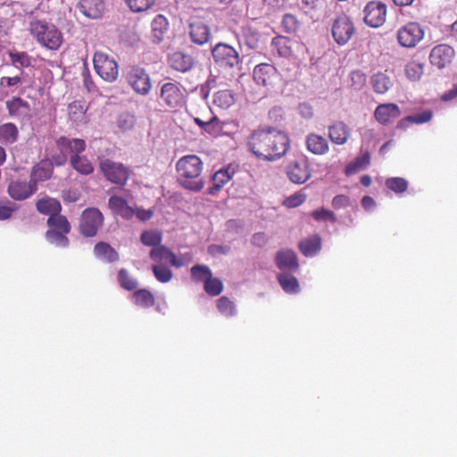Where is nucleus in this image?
Here are the masks:
<instances>
[{
	"instance_id": "49",
	"label": "nucleus",
	"mask_w": 457,
	"mask_h": 457,
	"mask_svg": "<svg viewBox=\"0 0 457 457\" xmlns=\"http://www.w3.org/2000/svg\"><path fill=\"white\" fill-rule=\"evenodd\" d=\"M204 288L206 294L211 296H217L223 291L224 286L222 281L218 278H213L212 275L207 278L204 284Z\"/></svg>"
},
{
	"instance_id": "53",
	"label": "nucleus",
	"mask_w": 457,
	"mask_h": 457,
	"mask_svg": "<svg viewBox=\"0 0 457 457\" xmlns=\"http://www.w3.org/2000/svg\"><path fill=\"white\" fill-rule=\"evenodd\" d=\"M127 6L133 12H142L152 8L155 0H125Z\"/></svg>"
},
{
	"instance_id": "31",
	"label": "nucleus",
	"mask_w": 457,
	"mask_h": 457,
	"mask_svg": "<svg viewBox=\"0 0 457 457\" xmlns=\"http://www.w3.org/2000/svg\"><path fill=\"white\" fill-rule=\"evenodd\" d=\"M95 255L107 262H114L119 260V253L105 242H99L94 247Z\"/></svg>"
},
{
	"instance_id": "23",
	"label": "nucleus",
	"mask_w": 457,
	"mask_h": 457,
	"mask_svg": "<svg viewBox=\"0 0 457 457\" xmlns=\"http://www.w3.org/2000/svg\"><path fill=\"white\" fill-rule=\"evenodd\" d=\"M296 41L283 36H278L271 41L272 51L280 57L288 58L294 53V47L297 46Z\"/></svg>"
},
{
	"instance_id": "26",
	"label": "nucleus",
	"mask_w": 457,
	"mask_h": 457,
	"mask_svg": "<svg viewBox=\"0 0 457 457\" xmlns=\"http://www.w3.org/2000/svg\"><path fill=\"white\" fill-rule=\"evenodd\" d=\"M79 7L85 16L97 19L104 11V0H80Z\"/></svg>"
},
{
	"instance_id": "62",
	"label": "nucleus",
	"mask_w": 457,
	"mask_h": 457,
	"mask_svg": "<svg viewBox=\"0 0 457 457\" xmlns=\"http://www.w3.org/2000/svg\"><path fill=\"white\" fill-rule=\"evenodd\" d=\"M203 130L211 135H218L220 130L219 120L216 117H212L209 120H206L205 127Z\"/></svg>"
},
{
	"instance_id": "39",
	"label": "nucleus",
	"mask_w": 457,
	"mask_h": 457,
	"mask_svg": "<svg viewBox=\"0 0 457 457\" xmlns=\"http://www.w3.org/2000/svg\"><path fill=\"white\" fill-rule=\"evenodd\" d=\"M47 225L50 227L51 230L62 231L67 234L71 231L70 222L65 216L61 215L60 213L51 215L47 219Z\"/></svg>"
},
{
	"instance_id": "5",
	"label": "nucleus",
	"mask_w": 457,
	"mask_h": 457,
	"mask_svg": "<svg viewBox=\"0 0 457 457\" xmlns=\"http://www.w3.org/2000/svg\"><path fill=\"white\" fill-rule=\"evenodd\" d=\"M254 82L266 88L267 91L272 90L280 81L278 71L271 64L260 63L253 71Z\"/></svg>"
},
{
	"instance_id": "34",
	"label": "nucleus",
	"mask_w": 457,
	"mask_h": 457,
	"mask_svg": "<svg viewBox=\"0 0 457 457\" xmlns=\"http://www.w3.org/2000/svg\"><path fill=\"white\" fill-rule=\"evenodd\" d=\"M370 162V154L368 151L361 153V155L355 158L353 162L347 164L345 168V174L346 176L353 175L360 170L366 169Z\"/></svg>"
},
{
	"instance_id": "41",
	"label": "nucleus",
	"mask_w": 457,
	"mask_h": 457,
	"mask_svg": "<svg viewBox=\"0 0 457 457\" xmlns=\"http://www.w3.org/2000/svg\"><path fill=\"white\" fill-rule=\"evenodd\" d=\"M216 307L225 317H233L237 313L236 304L227 296H221L216 301Z\"/></svg>"
},
{
	"instance_id": "52",
	"label": "nucleus",
	"mask_w": 457,
	"mask_h": 457,
	"mask_svg": "<svg viewBox=\"0 0 457 457\" xmlns=\"http://www.w3.org/2000/svg\"><path fill=\"white\" fill-rule=\"evenodd\" d=\"M242 37L244 44L249 49H255L259 45V34L252 28L246 27L242 30Z\"/></svg>"
},
{
	"instance_id": "4",
	"label": "nucleus",
	"mask_w": 457,
	"mask_h": 457,
	"mask_svg": "<svg viewBox=\"0 0 457 457\" xmlns=\"http://www.w3.org/2000/svg\"><path fill=\"white\" fill-rule=\"evenodd\" d=\"M94 68L96 73L107 82H113L119 75L117 62L104 52H96L94 54Z\"/></svg>"
},
{
	"instance_id": "45",
	"label": "nucleus",
	"mask_w": 457,
	"mask_h": 457,
	"mask_svg": "<svg viewBox=\"0 0 457 457\" xmlns=\"http://www.w3.org/2000/svg\"><path fill=\"white\" fill-rule=\"evenodd\" d=\"M190 274L195 282H204V284L212 275L211 269L204 264L194 265L190 270Z\"/></svg>"
},
{
	"instance_id": "64",
	"label": "nucleus",
	"mask_w": 457,
	"mask_h": 457,
	"mask_svg": "<svg viewBox=\"0 0 457 457\" xmlns=\"http://www.w3.org/2000/svg\"><path fill=\"white\" fill-rule=\"evenodd\" d=\"M298 112L304 119H310L313 115L312 107L306 103L299 104Z\"/></svg>"
},
{
	"instance_id": "36",
	"label": "nucleus",
	"mask_w": 457,
	"mask_h": 457,
	"mask_svg": "<svg viewBox=\"0 0 457 457\" xmlns=\"http://www.w3.org/2000/svg\"><path fill=\"white\" fill-rule=\"evenodd\" d=\"M132 299L137 306L141 308H151L155 304V298L152 292L147 289L136 290L132 295Z\"/></svg>"
},
{
	"instance_id": "57",
	"label": "nucleus",
	"mask_w": 457,
	"mask_h": 457,
	"mask_svg": "<svg viewBox=\"0 0 457 457\" xmlns=\"http://www.w3.org/2000/svg\"><path fill=\"white\" fill-rule=\"evenodd\" d=\"M423 73V65L417 62H411L405 67V74L411 80H418Z\"/></svg>"
},
{
	"instance_id": "24",
	"label": "nucleus",
	"mask_w": 457,
	"mask_h": 457,
	"mask_svg": "<svg viewBox=\"0 0 457 457\" xmlns=\"http://www.w3.org/2000/svg\"><path fill=\"white\" fill-rule=\"evenodd\" d=\"M108 204L114 214L120 215L126 220H129L135 215V210L120 196H111Z\"/></svg>"
},
{
	"instance_id": "16",
	"label": "nucleus",
	"mask_w": 457,
	"mask_h": 457,
	"mask_svg": "<svg viewBox=\"0 0 457 457\" xmlns=\"http://www.w3.org/2000/svg\"><path fill=\"white\" fill-rule=\"evenodd\" d=\"M251 139L255 141H279L286 143L288 137L282 130L267 125H262L252 132Z\"/></svg>"
},
{
	"instance_id": "33",
	"label": "nucleus",
	"mask_w": 457,
	"mask_h": 457,
	"mask_svg": "<svg viewBox=\"0 0 457 457\" xmlns=\"http://www.w3.org/2000/svg\"><path fill=\"white\" fill-rule=\"evenodd\" d=\"M37 210L46 215H55L57 213H60L62 210L61 204L58 200L51 197H46L39 199L37 202Z\"/></svg>"
},
{
	"instance_id": "44",
	"label": "nucleus",
	"mask_w": 457,
	"mask_h": 457,
	"mask_svg": "<svg viewBox=\"0 0 457 457\" xmlns=\"http://www.w3.org/2000/svg\"><path fill=\"white\" fill-rule=\"evenodd\" d=\"M213 101L218 106L228 108L234 104L235 96L230 90H220L214 94Z\"/></svg>"
},
{
	"instance_id": "32",
	"label": "nucleus",
	"mask_w": 457,
	"mask_h": 457,
	"mask_svg": "<svg viewBox=\"0 0 457 457\" xmlns=\"http://www.w3.org/2000/svg\"><path fill=\"white\" fill-rule=\"evenodd\" d=\"M321 248V238L313 235L299 243V249L304 256H313Z\"/></svg>"
},
{
	"instance_id": "18",
	"label": "nucleus",
	"mask_w": 457,
	"mask_h": 457,
	"mask_svg": "<svg viewBox=\"0 0 457 457\" xmlns=\"http://www.w3.org/2000/svg\"><path fill=\"white\" fill-rule=\"evenodd\" d=\"M161 99L170 107H178L183 104L184 96L177 83L167 82L161 87Z\"/></svg>"
},
{
	"instance_id": "17",
	"label": "nucleus",
	"mask_w": 457,
	"mask_h": 457,
	"mask_svg": "<svg viewBox=\"0 0 457 457\" xmlns=\"http://www.w3.org/2000/svg\"><path fill=\"white\" fill-rule=\"evenodd\" d=\"M401 114L402 112L399 106L393 103L380 104L374 112L376 120L382 125L393 123Z\"/></svg>"
},
{
	"instance_id": "19",
	"label": "nucleus",
	"mask_w": 457,
	"mask_h": 457,
	"mask_svg": "<svg viewBox=\"0 0 457 457\" xmlns=\"http://www.w3.org/2000/svg\"><path fill=\"white\" fill-rule=\"evenodd\" d=\"M149 256L156 262L155 264L162 263V262H168L170 265L176 268H180L185 265V262L182 258H178L171 250L162 245H159L157 247L152 248L149 253Z\"/></svg>"
},
{
	"instance_id": "48",
	"label": "nucleus",
	"mask_w": 457,
	"mask_h": 457,
	"mask_svg": "<svg viewBox=\"0 0 457 457\" xmlns=\"http://www.w3.org/2000/svg\"><path fill=\"white\" fill-rule=\"evenodd\" d=\"M67 233L62 231L48 229L46 233V240L59 247H67L69 245V239L66 237Z\"/></svg>"
},
{
	"instance_id": "63",
	"label": "nucleus",
	"mask_w": 457,
	"mask_h": 457,
	"mask_svg": "<svg viewBox=\"0 0 457 457\" xmlns=\"http://www.w3.org/2000/svg\"><path fill=\"white\" fill-rule=\"evenodd\" d=\"M350 205V198L345 195H337L332 200V206L335 209L345 208Z\"/></svg>"
},
{
	"instance_id": "3",
	"label": "nucleus",
	"mask_w": 457,
	"mask_h": 457,
	"mask_svg": "<svg viewBox=\"0 0 457 457\" xmlns=\"http://www.w3.org/2000/svg\"><path fill=\"white\" fill-rule=\"evenodd\" d=\"M126 80L133 91L140 96H147L153 87L150 75L138 65H133L128 70Z\"/></svg>"
},
{
	"instance_id": "10",
	"label": "nucleus",
	"mask_w": 457,
	"mask_h": 457,
	"mask_svg": "<svg viewBox=\"0 0 457 457\" xmlns=\"http://www.w3.org/2000/svg\"><path fill=\"white\" fill-rule=\"evenodd\" d=\"M386 16V6L378 1L370 2L364 8V21L372 28L384 24Z\"/></svg>"
},
{
	"instance_id": "12",
	"label": "nucleus",
	"mask_w": 457,
	"mask_h": 457,
	"mask_svg": "<svg viewBox=\"0 0 457 457\" xmlns=\"http://www.w3.org/2000/svg\"><path fill=\"white\" fill-rule=\"evenodd\" d=\"M353 32V25L347 16L341 15L335 20L332 26V35L338 45H345Z\"/></svg>"
},
{
	"instance_id": "29",
	"label": "nucleus",
	"mask_w": 457,
	"mask_h": 457,
	"mask_svg": "<svg viewBox=\"0 0 457 457\" xmlns=\"http://www.w3.org/2000/svg\"><path fill=\"white\" fill-rule=\"evenodd\" d=\"M190 37L197 45H204L210 39L209 27L202 21H195L190 24Z\"/></svg>"
},
{
	"instance_id": "6",
	"label": "nucleus",
	"mask_w": 457,
	"mask_h": 457,
	"mask_svg": "<svg viewBox=\"0 0 457 457\" xmlns=\"http://www.w3.org/2000/svg\"><path fill=\"white\" fill-rule=\"evenodd\" d=\"M103 222L104 216L97 208H87L81 214L79 230L85 237H94Z\"/></svg>"
},
{
	"instance_id": "37",
	"label": "nucleus",
	"mask_w": 457,
	"mask_h": 457,
	"mask_svg": "<svg viewBox=\"0 0 457 457\" xmlns=\"http://www.w3.org/2000/svg\"><path fill=\"white\" fill-rule=\"evenodd\" d=\"M349 135V130L343 122L335 123L328 129V136L332 143H345Z\"/></svg>"
},
{
	"instance_id": "46",
	"label": "nucleus",
	"mask_w": 457,
	"mask_h": 457,
	"mask_svg": "<svg viewBox=\"0 0 457 457\" xmlns=\"http://www.w3.org/2000/svg\"><path fill=\"white\" fill-rule=\"evenodd\" d=\"M152 270L155 278L161 283H168L173 278L172 270L163 263L154 264Z\"/></svg>"
},
{
	"instance_id": "47",
	"label": "nucleus",
	"mask_w": 457,
	"mask_h": 457,
	"mask_svg": "<svg viewBox=\"0 0 457 457\" xmlns=\"http://www.w3.org/2000/svg\"><path fill=\"white\" fill-rule=\"evenodd\" d=\"M118 281L120 286L128 291L135 290L137 287V281L126 269H120L118 272Z\"/></svg>"
},
{
	"instance_id": "20",
	"label": "nucleus",
	"mask_w": 457,
	"mask_h": 457,
	"mask_svg": "<svg viewBox=\"0 0 457 457\" xmlns=\"http://www.w3.org/2000/svg\"><path fill=\"white\" fill-rule=\"evenodd\" d=\"M6 108L9 114L20 120H29L31 118V108L28 102L20 97H12L6 102Z\"/></svg>"
},
{
	"instance_id": "22",
	"label": "nucleus",
	"mask_w": 457,
	"mask_h": 457,
	"mask_svg": "<svg viewBox=\"0 0 457 457\" xmlns=\"http://www.w3.org/2000/svg\"><path fill=\"white\" fill-rule=\"evenodd\" d=\"M275 260L278 268L281 270L295 271L299 267L296 254L289 249L278 251Z\"/></svg>"
},
{
	"instance_id": "8",
	"label": "nucleus",
	"mask_w": 457,
	"mask_h": 457,
	"mask_svg": "<svg viewBox=\"0 0 457 457\" xmlns=\"http://www.w3.org/2000/svg\"><path fill=\"white\" fill-rule=\"evenodd\" d=\"M288 146L289 145H250V151L259 160L272 162L285 155Z\"/></svg>"
},
{
	"instance_id": "42",
	"label": "nucleus",
	"mask_w": 457,
	"mask_h": 457,
	"mask_svg": "<svg viewBox=\"0 0 457 457\" xmlns=\"http://www.w3.org/2000/svg\"><path fill=\"white\" fill-rule=\"evenodd\" d=\"M8 55L12 64L18 69L31 66V57L25 52L10 51Z\"/></svg>"
},
{
	"instance_id": "11",
	"label": "nucleus",
	"mask_w": 457,
	"mask_h": 457,
	"mask_svg": "<svg viewBox=\"0 0 457 457\" xmlns=\"http://www.w3.org/2000/svg\"><path fill=\"white\" fill-rule=\"evenodd\" d=\"M215 62L222 66L234 67L239 63V54L229 45L219 43L212 48Z\"/></svg>"
},
{
	"instance_id": "1",
	"label": "nucleus",
	"mask_w": 457,
	"mask_h": 457,
	"mask_svg": "<svg viewBox=\"0 0 457 457\" xmlns=\"http://www.w3.org/2000/svg\"><path fill=\"white\" fill-rule=\"evenodd\" d=\"M178 181L185 189L200 192L204 187L201 177L203 162L195 154L181 157L176 163Z\"/></svg>"
},
{
	"instance_id": "9",
	"label": "nucleus",
	"mask_w": 457,
	"mask_h": 457,
	"mask_svg": "<svg viewBox=\"0 0 457 457\" xmlns=\"http://www.w3.org/2000/svg\"><path fill=\"white\" fill-rule=\"evenodd\" d=\"M100 169L112 183L123 186L129 179V170L122 164L104 160L100 162Z\"/></svg>"
},
{
	"instance_id": "43",
	"label": "nucleus",
	"mask_w": 457,
	"mask_h": 457,
	"mask_svg": "<svg viewBox=\"0 0 457 457\" xmlns=\"http://www.w3.org/2000/svg\"><path fill=\"white\" fill-rule=\"evenodd\" d=\"M140 240L146 246L157 247L162 243V234L154 229L145 230L140 236Z\"/></svg>"
},
{
	"instance_id": "40",
	"label": "nucleus",
	"mask_w": 457,
	"mask_h": 457,
	"mask_svg": "<svg viewBox=\"0 0 457 457\" xmlns=\"http://www.w3.org/2000/svg\"><path fill=\"white\" fill-rule=\"evenodd\" d=\"M432 118L431 111H424L420 113H415L413 115L407 116L398 121L397 127L400 129H404L408 126L409 123L415 124H423L428 122Z\"/></svg>"
},
{
	"instance_id": "27",
	"label": "nucleus",
	"mask_w": 457,
	"mask_h": 457,
	"mask_svg": "<svg viewBox=\"0 0 457 457\" xmlns=\"http://www.w3.org/2000/svg\"><path fill=\"white\" fill-rule=\"evenodd\" d=\"M170 66L180 72L190 71L194 65V60L190 55L182 52H175L169 56Z\"/></svg>"
},
{
	"instance_id": "14",
	"label": "nucleus",
	"mask_w": 457,
	"mask_h": 457,
	"mask_svg": "<svg viewBox=\"0 0 457 457\" xmlns=\"http://www.w3.org/2000/svg\"><path fill=\"white\" fill-rule=\"evenodd\" d=\"M454 56L455 52L452 46L441 44L432 48L429 59L432 65L444 69L452 63Z\"/></svg>"
},
{
	"instance_id": "2",
	"label": "nucleus",
	"mask_w": 457,
	"mask_h": 457,
	"mask_svg": "<svg viewBox=\"0 0 457 457\" xmlns=\"http://www.w3.org/2000/svg\"><path fill=\"white\" fill-rule=\"evenodd\" d=\"M29 31L37 41L43 46L55 50L62 44L61 32L54 25L32 17L29 21Z\"/></svg>"
},
{
	"instance_id": "38",
	"label": "nucleus",
	"mask_w": 457,
	"mask_h": 457,
	"mask_svg": "<svg viewBox=\"0 0 457 457\" xmlns=\"http://www.w3.org/2000/svg\"><path fill=\"white\" fill-rule=\"evenodd\" d=\"M279 285L287 294H295L299 291V283L295 277L287 273H279L277 276Z\"/></svg>"
},
{
	"instance_id": "28",
	"label": "nucleus",
	"mask_w": 457,
	"mask_h": 457,
	"mask_svg": "<svg viewBox=\"0 0 457 457\" xmlns=\"http://www.w3.org/2000/svg\"><path fill=\"white\" fill-rule=\"evenodd\" d=\"M371 87L377 94H386L393 86V80L385 71H378L370 77Z\"/></svg>"
},
{
	"instance_id": "51",
	"label": "nucleus",
	"mask_w": 457,
	"mask_h": 457,
	"mask_svg": "<svg viewBox=\"0 0 457 457\" xmlns=\"http://www.w3.org/2000/svg\"><path fill=\"white\" fill-rule=\"evenodd\" d=\"M386 186L391 191L396 194H402L407 190L408 181L401 177H393L386 180Z\"/></svg>"
},
{
	"instance_id": "61",
	"label": "nucleus",
	"mask_w": 457,
	"mask_h": 457,
	"mask_svg": "<svg viewBox=\"0 0 457 457\" xmlns=\"http://www.w3.org/2000/svg\"><path fill=\"white\" fill-rule=\"evenodd\" d=\"M311 215L316 220H329L333 223L337 221V218L333 212L327 210L325 208H320L318 210H314L312 212Z\"/></svg>"
},
{
	"instance_id": "56",
	"label": "nucleus",
	"mask_w": 457,
	"mask_h": 457,
	"mask_svg": "<svg viewBox=\"0 0 457 457\" xmlns=\"http://www.w3.org/2000/svg\"><path fill=\"white\" fill-rule=\"evenodd\" d=\"M57 147V150L60 151V154L57 155H53L51 163H54L55 165H62L67 160V154H73V150L71 148V145H53Z\"/></svg>"
},
{
	"instance_id": "59",
	"label": "nucleus",
	"mask_w": 457,
	"mask_h": 457,
	"mask_svg": "<svg viewBox=\"0 0 457 457\" xmlns=\"http://www.w3.org/2000/svg\"><path fill=\"white\" fill-rule=\"evenodd\" d=\"M281 24L285 31L288 33L295 32L299 28L298 20L292 14L284 15Z\"/></svg>"
},
{
	"instance_id": "35",
	"label": "nucleus",
	"mask_w": 457,
	"mask_h": 457,
	"mask_svg": "<svg viewBox=\"0 0 457 457\" xmlns=\"http://www.w3.org/2000/svg\"><path fill=\"white\" fill-rule=\"evenodd\" d=\"M87 107L81 101H74L69 104L68 112L70 120L76 124L87 122Z\"/></svg>"
},
{
	"instance_id": "30",
	"label": "nucleus",
	"mask_w": 457,
	"mask_h": 457,
	"mask_svg": "<svg viewBox=\"0 0 457 457\" xmlns=\"http://www.w3.org/2000/svg\"><path fill=\"white\" fill-rule=\"evenodd\" d=\"M53 173V164L48 161H42L34 166L30 181L37 186L39 181H45L51 178Z\"/></svg>"
},
{
	"instance_id": "25",
	"label": "nucleus",
	"mask_w": 457,
	"mask_h": 457,
	"mask_svg": "<svg viewBox=\"0 0 457 457\" xmlns=\"http://www.w3.org/2000/svg\"><path fill=\"white\" fill-rule=\"evenodd\" d=\"M76 154L71 155V164L74 170L83 175H88L93 172V166L89 163L87 159L84 156H79V154L85 150V145H76Z\"/></svg>"
},
{
	"instance_id": "54",
	"label": "nucleus",
	"mask_w": 457,
	"mask_h": 457,
	"mask_svg": "<svg viewBox=\"0 0 457 457\" xmlns=\"http://www.w3.org/2000/svg\"><path fill=\"white\" fill-rule=\"evenodd\" d=\"M22 79L20 76L2 77L0 79V89L5 93H12L21 84Z\"/></svg>"
},
{
	"instance_id": "58",
	"label": "nucleus",
	"mask_w": 457,
	"mask_h": 457,
	"mask_svg": "<svg viewBox=\"0 0 457 457\" xmlns=\"http://www.w3.org/2000/svg\"><path fill=\"white\" fill-rule=\"evenodd\" d=\"M305 200L306 195L302 191H299L287 197L284 200L283 204L288 208H295L303 204Z\"/></svg>"
},
{
	"instance_id": "60",
	"label": "nucleus",
	"mask_w": 457,
	"mask_h": 457,
	"mask_svg": "<svg viewBox=\"0 0 457 457\" xmlns=\"http://www.w3.org/2000/svg\"><path fill=\"white\" fill-rule=\"evenodd\" d=\"M117 124L123 130L129 129L135 124V117L129 112H123L119 116Z\"/></svg>"
},
{
	"instance_id": "15",
	"label": "nucleus",
	"mask_w": 457,
	"mask_h": 457,
	"mask_svg": "<svg viewBox=\"0 0 457 457\" xmlns=\"http://www.w3.org/2000/svg\"><path fill=\"white\" fill-rule=\"evenodd\" d=\"M37 191V186L22 179L11 180L7 192L11 198L16 201H22L31 196Z\"/></svg>"
},
{
	"instance_id": "55",
	"label": "nucleus",
	"mask_w": 457,
	"mask_h": 457,
	"mask_svg": "<svg viewBox=\"0 0 457 457\" xmlns=\"http://www.w3.org/2000/svg\"><path fill=\"white\" fill-rule=\"evenodd\" d=\"M168 21L163 15L158 14L155 16L152 21V30L154 37L160 39L163 33L168 29Z\"/></svg>"
},
{
	"instance_id": "50",
	"label": "nucleus",
	"mask_w": 457,
	"mask_h": 457,
	"mask_svg": "<svg viewBox=\"0 0 457 457\" xmlns=\"http://www.w3.org/2000/svg\"><path fill=\"white\" fill-rule=\"evenodd\" d=\"M18 137V129L12 123H5L0 126V141L14 142Z\"/></svg>"
},
{
	"instance_id": "21",
	"label": "nucleus",
	"mask_w": 457,
	"mask_h": 457,
	"mask_svg": "<svg viewBox=\"0 0 457 457\" xmlns=\"http://www.w3.org/2000/svg\"><path fill=\"white\" fill-rule=\"evenodd\" d=\"M288 179L295 184H303L311 177V171L306 162H293L287 166Z\"/></svg>"
},
{
	"instance_id": "7",
	"label": "nucleus",
	"mask_w": 457,
	"mask_h": 457,
	"mask_svg": "<svg viewBox=\"0 0 457 457\" xmlns=\"http://www.w3.org/2000/svg\"><path fill=\"white\" fill-rule=\"evenodd\" d=\"M424 37V31L417 22H408L397 31V41L401 46L412 48Z\"/></svg>"
},
{
	"instance_id": "13",
	"label": "nucleus",
	"mask_w": 457,
	"mask_h": 457,
	"mask_svg": "<svg viewBox=\"0 0 457 457\" xmlns=\"http://www.w3.org/2000/svg\"><path fill=\"white\" fill-rule=\"evenodd\" d=\"M238 170L237 163L231 162L217 170L212 177V186L207 189L209 195H215L229 182Z\"/></svg>"
}]
</instances>
